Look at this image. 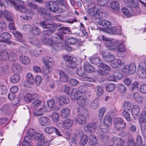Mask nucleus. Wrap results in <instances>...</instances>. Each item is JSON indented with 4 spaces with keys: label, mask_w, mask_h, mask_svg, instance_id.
Masks as SVG:
<instances>
[{
    "label": "nucleus",
    "mask_w": 146,
    "mask_h": 146,
    "mask_svg": "<svg viewBox=\"0 0 146 146\" xmlns=\"http://www.w3.org/2000/svg\"><path fill=\"white\" fill-rule=\"evenodd\" d=\"M59 26L60 27L59 24H55V30H57V34H55L56 35L55 36V49L56 48L58 50L61 47V40L63 38V35L65 34H70L71 32L70 28L62 27L58 28Z\"/></svg>",
    "instance_id": "nucleus-1"
},
{
    "label": "nucleus",
    "mask_w": 146,
    "mask_h": 146,
    "mask_svg": "<svg viewBox=\"0 0 146 146\" xmlns=\"http://www.w3.org/2000/svg\"><path fill=\"white\" fill-rule=\"evenodd\" d=\"M17 11L20 10L23 13H25L27 15L31 13L33 14V12L31 10H29L24 5V2L19 0H8Z\"/></svg>",
    "instance_id": "nucleus-2"
},
{
    "label": "nucleus",
    "mask_w": 146,
    "mask_h": 146,
    "mask_svg": "<svg viewBox=\"0 0 146 146\" xmlns=\"http://www.w3.org/2000/svg\"><path fill=\"white\" fill-rule=\"evenodd\" d=\"M114 125L116 131H121L126 127V123L121 118H117L114 119Z\"/></svg>",
    "instance_id": "nucleus-3"
},
{
    "label": "nucleus",
    "mask_w": 146,
    "mask_h": 146,
    "mask_svg": "<svg viewBox=\"0 0 146 146\" xmlns=\"http://www.w3.org/2000/svg\"><path fill=\"white\" fill-rule=\"evenodd\" d=\"M55 12L61 13L63 12V9L61 7L62 5L65 7L68 8L69 7L68 4L64 0H57L55 1Z\"/></svg>",
    "instance_id": "nucleus-4"
},
{
    "label": "nucleus",
    "mask_w": 146,
    "mask_h": 146,
    "mask_svg": "<svg viewBox=\"0 0 146 146\" xmlns=\"http://www.w3.org/2000/svg\"><path fill=\"white\" fill-rule=\"evenodd\" d=\"M88 13L91 17H96L97 18H100L105 15L102 12L98 11L97 8L94 7L89 9L88 10Z\"/></svg>",
    "instance_id": "nucleus-5"
},
{
    "label": "nucleus",
    "mask_w": 146,
    "mask_h": 146,
    "mask_svg": "<svg viewBox=\"0 0 146 146\" xmlns=\"http://www.w3.org/2000/svg\"><path fill=\"white\" fill-rule=\"evenodd\" d=\"M28 6L31 9L34 10H36V12L40 14H43V13H48L47 10L42 7H39L38 6L34 3L33 2H30L28 3Z\"/></svg>",
    "instance_id": "nucleus-6"
},
{
    "label": "nucleus",
    "mask_w": 146,
    "mask_h": 146,
    "mask_svg": "<svg viewBox=\"0 0 146 146\" xmlns=\"http://www.w3.org/2000/svg\"><path fill=\"white\" fill-rule=\"evenodd\" d=\"M136 68L135 64L132 63L129 65L125 66L123 69V71L127 75H129L135 72Z\"/></svg>",
    "instance_id": "nucleus-7"
},
{
    "label": "nucleus",
    "mask_w": 146,
    "mask_h": 146,
    "mask_svg": "<svg viewBox=\"0 0 146 146\" xmlns=\"http://www.w3.org/2000/svg\"><path fill=\"white\" fill-rule=\"evenodd\" d=\"M137 70V74L139 77L142 79L146 78V65L145 64L139 65Z\"/></svg>",
    "instance_id": "nucleus-8"
},
{
    "label": "nucleus",
    "mask_w": 146,
    "mask_h": 146,
    "mask_svg": "<svg viewBox=\"0 0 146 146\" xmlns=\"http://www.w3.org/2000/svg\"><path fill=\"white\" fill-rule=\"evenodd\" d=\"M27 80L23 82L25 87L29 86L30 85L33 84L34 82V78L33 74L31 73H28L26 75Z\"/></svg>",
    "instance_id": "nucleus-9"
},
{
    "label": "nucleus",
    "mask_w": 146,
    "mask_h": 146,
    "mask_svg": "<svg viewBox=\"0 0 146 146\" xmlns=\"http://www.w3.org/2000/svg\"><path fill=\"white\" fill-rule=\"evenodd\" d=\"M34 140L38 141L37 142L38 146H42L44 142L45 136L43 134L36 132L34 136Z\"/></svg>",
    "instance_id": "nucleus-10"
},
{
    "label": "nucleus",
    "mask_w": 146,
    "mask_h": 146,
    "mask_svg": "<svg viewBox=\"0 0 146 146\" xmlns=\"http://www.w3.org/2000/svg\"><path fill=\"white\" fill-rule=\"evenodd\" d=\"M38 94L36 93L32 94L31 93H27L24 96V100L27 103H29L33 102L35 98H36Z\"/></svg>",
    "instance_id": "nucleus-11"
},
{
    "label": "nucleus",
    "mask_w": 146,
    "mask_h": 146,
    "mask_svg": "<svg viewBox=\"0 0 146 146\" xmlns=\"http://www.w3.org/2000/svg\"><path fill=\"white\" fill-rule=\"evenodd\" d=\"M47 30H44L42 33V38L41 39H46V38L48 36H50L52 33L55 32L54 30V27L53 26L49 27L48 28Z\"/></svg>",
    "instance_id": "nucleus-12"
},
{
    "label": "nucleus",
    "mask_w": 146,
    "mask_h": 146,
    "mask_svg": "<svg viewBox=\"0 0 146 146\" xmlns=\"http://www.w3.org/2000/svg\"><path fill=\"white\" fill-rule=\"evenodd\" d=\"M119 44L118 40L107 42L106 44V47L111 50H114L117 49Z\"/></svg>",
    "instance_id": "nucleus-13"
},
{
    "label": "nucleus",
    "mask_w": 146,
    "mask_h": 146,
    "mask_svg": "<svg viewBox=\"0 0 146 146\" xmlns=\"http://www.w3.org/2000/svg\"><path fill=\"white\" fill-rule=\"evenodd\" d=\"M47 11L49 13H43V14H40L41 15H43L44 17V21L46 24L47 26L50 25H52L54 24L53 23L52 21L53 19L52 17L51 16L50 12L47 10Z\"/></svg>",
    "instance_id": "nucleus-14"
},
{
    "label": "nucleus",
    "mask_w": 146,
    "mask_h": 146,
    "mask_svg": "<svg viewBox=\"0 0 146 146\" xmlns=\"http://www.w3.org/2000/svg\"><path fill=\"white\" fill-rule=\"evenodd\" d=\"M43 62L44 63L46 68L48 70L50 69V67L53 65L52 59L51 58L48 56L45 57L43 59Z\"/></svg>",
    "instance_id": "nucleus-15"
},
{
    "label": "nucleus",
    "mask_w": 146,
    "mask_h": 146,
    "mask_svg": "<svg viewBox=\"0 0 146 146\" xmlns=\"http://www.w3.org/2000/svg\"><path fill=\"white\" fill-rule=\"evenodd\" d=\"M97 127L96 123H88L84 128L86 131L92 132L94 131Z\"/></svg>",
    "instance_id": "nucleus-16"
},
{
    "label": "nucleus",
    "mask_w": 146,
    "mask_h": 146,
    "mask_svg": "<svg viewBox=\"0 0 146 146\" xmlns=\"http://www.w3.org/2000/svg\"><path fill=\"white\" fill-rule=\"evenodd\" d=\"M39 123L42 126H46L48 125L50 123L48 118L45 116H42L39 118Z\"/></svg>",
    "instance_id": "nucleus-17"
},
{
    "label": "nucleus",
    "mask_w": 146,
    "mask_h": 146,
    "mask_svg": "<svg viewBox=\"0 0 146 146\" xmlns=\"http://www.w3.org/2000/svg\"><path fill=\"white\" fill-rule=\"evenodd\" d=\"M140 107L138 105H135L133 106L131 109V113L132 115L134 118H137L139 115V111Z\"/></svg>",
    "instance_id": "nucleus-18"
},
{
    "label": "nucleus",
    "mask_w": 146,
    "mask_h": 146,
    "mask_svg": "<svg viewBox=\"0 0 146 146\" xmlns=\"http://www.w3.org/2000/svg\"><path fill=\"white\" fill-rule=\"evenodd\" d=\"M62 127L65 129H69L73 124V121L70 119H66L62 121Z\"/></svg>",
    "instance_id": "nucleus-19"
},
{
    "label": "nucleus",
    "mask_w": 146,
    "mask_h": 146,
    "mask_svg": "<svg viewBox=\"0 0 146 146\" xmlns=\"http://www.w3.org/2000/svg\"><path fill=\"white\" fill-rule=\"evenodd\" d=\"M11 68L13 72L17 74L21 73L23 70V67L21 66L16 63L13 64Z\"/></svg>",
    "instance_id": "nucleus-20"
},
{
    "label": "nucleus",
    "mask_w": 146,
    "mask_h": 146,
    "mask_svg": "<svg viewBox=\"0 0 146 146\" xmlns=\"http://www.w3.org/2000/svg\"><path fill=\"white\" fill-rule=\"evenodd\" d=\"M1 39L0 41L2 42H5L11 38V34L8 32L3 33L0 36Z\"/></svg>",
    "instance_id": "nucleus-21"
},
{
    "label": "nucleus",
    "mask_w": 146,
    "mask_h": 146,
    "mask_svg": "<svg viewBox=\"0 0 146 146\" xmlns=\"http://www.w3.org/2000/svg\"><path fill=\"white\" fill-rule=\"evenodd\" d=\"M84 69L85 71L87 73H92L94 71V67L88 62H86L84 64Z\"/></svg>",
    "instance_id": "nucleus-22"
},
{
    "label": "nucleus",
    "mask_w": 146,
    "mask_h": 146,
    "mask_svg": "<svg viewBox=\"0 0 146 146\" xmlns=\"http://www.w3.org/2000/svg\"><path fill=\"white\" fill-rule=\"evenodd\" d=\"M76 122L80 124H82L86 122V118L85 116L82 114H78L76 118Z\"/></svg>",
    "instance_id": "nucleus-23"
},
{
    "label": "nucleus",
    "mask_w": 146,
    "mask_h": 146,
    "mask_svg": "<svg viewBox=\"0 0 146 146\" xmlns=\"http://www.w3.org/2000/svg\"><path fill=\"white\" fill-rule=\"evenodd\" d=\"M111 66L113 68H116L120 67L122 65V63L121 60L119 59H114L110 63Z\"/></svg>",
    "instance_id": "nucleus-24"
},
{
    "label": "nucleus",
    "mask_w": 146,
    "mask_h": 146,
    "mask_svg": "<svg viewBox=\"0 0 146 146\" xmlns=\"http://www.w3.org/2000/svg\"><path fill=\"white\" fill-rule=\"evenodd\" d=\"M124 3L126 6L133 8L134 11L136 9L135 7L137 6V5L135 3L133 0H124Z\"/></svg>",
    "instance_id": "nucleus-25"
},
{
    "label": "nucleus",
    "mask_w": 146,
    "mask_h": 146,
    "mask_svg": "<svg viewBox=\"0 0 146 146\" xmlns=\"http://www.w3.org/2000/svg\"><path fill=\"white\" fill-rule=\"evenodd\" d=\"M20 77L18 74L15 73L12 75L10 78V81L13 83H17L20 81Z\"/></svg>",
    "instance_id": "nucleus-26"
},
{
    "label": "nucleus",
    "mask_w": 146,
    "mask_h": 146,
    "mask_svg": "<svg viewBox=\"0 0 146 146\" xmlns=\"http://www.w3.org/2000/svg\"><path fill=\"white\" fill-rule=\"evenodd\" d=\"M55 1H49L46 3V6L47 9L50 11L53 12H55Z\"/></svg>",
    "instance_id": "nucleus-27"
},
{
    "label": "nucleus",
    "mask_w": 146,
    "mask_h": 146,
    "mask_svg": "<svg viewBox=\"0 0 146 146\" xmlns=\"http://www.w3.org/2000/svg\"><path fill=\"white\" fill-rule=\"evenodd\" d=\"M58 74L60 75V80L62 82H65L68 81V77L67 74L62 70L58 71Z\"/></svg>",
    "instance_id": "nucleus-28"
},
{
    "label": "nucleus",
    "mask_w": 146,
    "mask_h": 146,
    "mask_svg": "<svg viewBox=\"0 0 146 146\" xmlns=\"http://www.w3.org/2000/svg\"><path fill=\"white\" fill-rule=\"evenodd\" d=\"M2 12V16L5 17L8 21H10L11 22H13V19L8 11L5 10L3 11Z\"/></svg>",
    "instance_id": "nucleus-29"
},
{
    "label": "nucleus",
    "mask_w": 146,
    "mask_h": 146,
    "mask_svg": "<svg viewBox=\"0 0 146 146\" xmlns=\"http://www.w3.org/2000/svg\"><path fill=\"white\" fill-rule=\"evenodd\" d=\"M13 34L15 37L16 38L17 40L20 42H22L23 41V36L22 34L17 31H14Z\"/></svg>",
    "instance_id": "nucleus-30"
},
{
    "label": "nucleus",
    "mask_w": 146,
    "mask_h": 146,
    "mask_svg": "<svg viewBox=\"0 0 146 146\" xmlns=\"http://www.w3.org/2000/svg\"><path fill=\"white\" fill-rule=\"evenodd\" d=\"M19 59L20 62L23 64L28 65L29 63L30 60L28 57L25 56L24 55H22L19 57Z\"/></svg>",
    "instance_id": "nucleus-31"
},
{
    "label": "nucleus",
    "mask_w": 146,
    "mask_h": 146,
    "mask_svg": "<svg viewBox=\"0 0 146 146\" xmlns=\"http://www.w3.org/2000/svg\"><path fill=\"white\" fill-rule=\"evenodd\" d=\"M133 96L135 100L137 102L141 103L143 102V98L140 93H135L133 94Z\"/></svg>",
    "instance_id": "nucleus-32"
},
{
    "label": "nucleus",
    "mask_w": 146,
    "mask_h": 146,
    "mask_svg": "<svg viewBox=\"0 0 146 146\" xmlns=\"http://www.w3.org/2000/svg\"><path fill=\"white\" fill-rule=\"evenodd\" d=\"M61 116L62 118H66L70 114V110L67 108L62 109L60 111Z\"/></svg>",
    "instance_id": "nucleus-33"
},
{
    "label": "nucleus",
    "mask_w": 146,
    "mask_h": 146,
    "mask_svg": "<svg viewBox=\"0 0 146 146\" xmlns=\"http://www.w3.org/2000/svg\"><path fill=\"white\" fill-rule=\"evenodd\" d=\"M36 97V98H35L32 103V106L35 110L37 108V106L42 102L40 100H39V96L38 94Z\"/></svg>",
    "instance_id": "nucleus-34"
},
{
    "label": "nucleus",
    "mask_w": 146,
    "mask_h": 146,
    "mask_svg": "<svg viewBox=\"0 0 146 146\" xmlns=\"http://www.w3.org/2000/svg\"><path fill=\"white\" fill-rule=\"evenodd\" d=\"M31 32L32 34L34 35H38L41 33L40 29L38 27L34 26L31 29Z\"/></svg>",
    "instance_id": "nucleus-35"
},
{
    "label": "nucleus",
    "mask_w": 146,
    "mask_h": 146,
    "mask_svg": "<svg viewBox=\"0 0 146 146\" xmlns=\"http://www.w3.org/2000/svg\"><path fill=\"white\" fill-rule=\"evenodd\" d=\"M78 95V91L76 88L73 89L70 93V98L72 100L75 101L77 98Z\"/></svg>",
    "instance_id": "nucleus-36"
},
{
    "label": "nucleus",
    "mask_w": 146,
    "mask_h": 146,
    "mask_svg": "<svg viewBox=\"0 0 146 146\" xmlns=\"http://www.w3.org/2000/svg\"><path fill=\"white\" fill-rule=\"evenodd\" d=\"M99 99L98 98H95L90 103V107L93 109L97 108L99 104Z\"/></svg>",
    "instance_id": "nucleus-37"
},
{
    "label": "nucleus",
    "mask_w": 146,
    "mask_h": 146,
    "mask_svg": "<svg viewBox=\"0 0 146 146\" xmlns=\"http://www.w3.org/2000/svg\"><path fill=\"white\" fill-rule=\"evenodd\" d=\"M77 102L78 105L81 107H83L85 105V99L81 96H79L77 99Z\"/></svg>",
    "instance_id": "nucleus-38"
},
{
    "label": "nucleus",
    "mask_w": 146,
    "mask_h": 146,
    "mask_svg": "<svg viewBox=\"0 0 146 146\" xmlns=\"http://www.w3.org/2000/svg\"><path fill=\"white\" fill-rule=\"evenodd\" d=\"M90 62L94 64L97 65L100 64L102 62L101 59L97 57H92L90 58Z\"/></svg>",
    "instance_id": "nucleus-39"
},
{
    "label": "nucleus",
    "mask_w": 146,
    "mask_h": 146,
    "mask_svg": "<svg viewBox=\"0 0 146 146\" xmlns=\"http://www.w3.org/2000/svg\"><path fill=\"white\" fill-rule=\"evenodd\" d=\"M97 142V139L94 135H90L88 143L90 145H94Z\"/></svg>",
    "instance_id": "nucleus-40"
},
{
    "label": "nucleus",
    "mask_w": 146,
    "mask_h": 146,
    "mask_svg": "<svg viewBox=\"0 0 146 146\" xmlns=\"http://www.w3.org/2000/svg\"><path fill=\"white\" fill-rule=\"evenodd\" d=\"M109 125H100L99 126L100 130L101 132L104 133H108L110 132Z\"/></svg>",
    "instance_id": "nucleus-41"
},
{
    "label": "nucleus",
    "mask_w": 146,
    "mask_h": 146,
    "mask_svg": "<svg viewBox=\"0 0 146 146\" xmlns=\"http://www.w3.org/2000/svg\"><path fill=\"white\" fill-rule=\"evenodd\" d=\"M94 74L95 76L97 78L99 76H101V75L103 76H106L108 74V72L104 71H102L100 70H94Z\"/></svg>",
    "instance_id": "nucleus-42"
},
{
    "label": "nucleus",
    "mask_w": 146,
    "mask_h": 146,
    "mask_svg": "<svg viewBox=\"0 0 146 146\" xmlns=\"http://www.w3.org/2000/svg\"><path fill=\"white\" fill-rule=\"evenodd\" d=\"M103 122L104 125H110L112 122L111 118L108 115L105 116Z\"/></svg>",
    "instance_id": "nucleus-43"
},
{
    "label": "nucleus",
    "mask_w": 146,
    "mask_h": 146,
    "mask_svg": "<svg viewBox=\"0 0 146 146\" xmlns=\"http://www.w3.org/2000/svg\"><path fill=\"white\" fill-rule=\"evenodd\" d=\"M103 31L106 33L111 34H115V27H107L104 28Z\"/></svg>",
    "instance_id": "nucleus-44"
},
{
    "label": "nucleus",
    "mask_w": 146,
    "mask_h": 146,
    "mask_svg": "<svg viewBox=\"0 0 146 146\" xmlns=\"http://www.w3.org/2000/svg\"><path fill=\"white\" fill-rule=\"evenodd\" d=\"M30 42L33 45L37 46L40 44V42L38 38H32L30 39Z\"/></svg>",
    "instance_id": "nucleus-45"
},
{
    "label": "nucleus",
    "mask_w": 146,
    "mask_h": 146,
    "mask_svg": "<svg viewBox=\"0 0 146 146\" xmlns=\"http://www.w3.org/2000/svg\"><path fill=\"white\" fill-rule=\"evenodd\" d=\"M116 87L115 85L113 83L108 84L106 86V90L108 92L113 91Z\"/></svg>",
    "instance_id": "nucleus-46"
},
{
    "label": "nucleus",
    "mask_w": 146,
    "mask_h": 146,
    "mask_svg": "<svg viewBox=\"0 0 146 146\" xmlns=\"http://www.w3.org/2000/svg\"><path fill=\"white\" fill-rule=\"evenodd\" d=\"M110 6L111 9L113 10L117 11L119 9V5L117 1L112 2L110 4Z\"/></svg>",
    "instance_id": "nucleus-47"
},
{
    "label": "nucleus",
    "mask_w": 146,
    "mask_h": 146,
    "mask_svg": "<svg viewBox=\"0 0 146 146\" xmlns=\"http://www.w3.org/2000/svg\"><path fill=\"white\" fill-rule=\"evenodd\" d=\"M8 58L10 62H15L17 59L16 55L13 52H11L8 54Z\"/></svg>",
    "instance_id": "nucleus-48"
},
{
    "label": "nucleus",
    "mask_w": 146,
    "mask_h": 146,
    "mask_svg": "<svg viewBox=\"0 0 146 146\" xmlns=\"http://www.w3.org/2000/svg\"><path fill=\"white\" fill-rule=\"evenodd\" d=\"M98 25L104 27H109L108 26L111 25V23L108 21L103 20L100 21L98 22Z\"/></svg>",
    "instance_id": "nucleus-49"
},
{
    "label": "nucleus",
    "mask_w": 146,
    "mask_h": 146,
    "mask_svg": "<svg viewBox=\"0 0 146 146\" xmlns=\"http://www.w3.org/2000/svg\"><path fill=\"white\" fill-rule=\"evenodd\" d=\"M77 42V39L73 37H69L66 40L67 44L71 45H74Z\"/></svg>",
    "instance_id": "nucleus-50"
},
{
    "label": "nucleus",
    "mask_w": 146,
    "mask_h": 146,
    "mask_svg": "<svg viewBox=\"0 0 146 146\" xmlns=\"http://www.w3.org/2000/svg\"><path fill=\"white\" fill-rule=\"evenodd\" d=\"M106 111V109L104 107H102L99 109L98 111V117L100 120H102Z\"/></svg>",
    "instance_id": "nucleus-51"
},
{
    "label": "nucleus",
    "mask_w": 146,
    "mask_h": 146,
    "mask_svg": "<svg viewBox=\"0 0 146 146\" xmlns=\"http://www.w3.org/2000/svg\"><path fill=\"white\" fill-rule=\"evenodd\" d=\"M45 107V104L42 102L37 106V108H36L35 110L36 111H40L44 113L46 111Z\"/></svg>",
    "instance_id": "nucleus-52"
},
{
    "label": "nucleus",
    "mask_w": 146,
    "mask_h": 146,
    "mask_svg": "<svg viewBox=\"0 0 146 146\" xmlns=\"http://www.w3.org/2000/svg\"><path fill=\"white\" fill-rule=\"evenodd\" d=\"M58 100L60 103L62 102L63 103L67 104L69 102L68 98L65 96H60L58 98Z\"/></svg>",
    "instance_id": "nucleus-53"
},
{
    "label": "nucleus",
    "mask_w": 146,
    "mask_h": 146,
    "mask_svg": "<svg viewBox=\"0 0 146 146\" xmlns=\"http://www.w3.org/2000/svg\"><path fill=\"white\" fill-rule=\"evenodd\" d=\"M60 118L58 114L55 112V122H56V125L57 127L59 128L62 127V123L59 122V119Z\"/></svg>",
    "instance_id": "nucleus-54"
},
{
    "label": "nucleus",
    "mask_w": 146,
    "mask_h": 146,
    "mask_svg": "<svg viewBox=\"0 0 146 146\" xmlns=\"http://www.w3.org/2000/svg\"><path fill=\"white\" fill-rule=\"evenodd\" d=\"M117 50L119 52L117 53V55L119 54V52H124L126 51V48L125 45L123 44H119L117 48Z\"/></svg>",
    "instance_id": "nucleus-55"
},
{
    "label": "nucleus",
    "mask_w": 146,
    "mask_h": 146,
    "mask_svg": "<svg viewBox=\"0 0 146 146\" xmlns=\"http://www.w3.org/2000/svg\"><path fill=\"white\" fill-rule=\"evenodd\" d=\"M88 138L86 135H83L80 139V145H84L87 142Z\"/></svg>",
    "instance_id": "nucleus-56"
},
{
    "label": "nucleus",
    "mask_w": 146,
    "mask_h": 146,
    "mask_svg": "<svg viewBox=\"0 0 146 146\" xmlns=\"http://www.w3.org/2000/svg\"><path fill=\"white\" fill-rule=\"evenodd\" d=\"M123 110L129 111L131 109V105L130 102L129 101H126L123 104Z\"/></svg>",
    "instance_id": "nucleus-57"
},
{
    "label": "nucleus",
    "mask_w": 146,
    "mask_h": 146,
    "mask_svg": "<svg viewBox=\"0 0 146 146\" xmlns=\"http://www.w3.org/2000/svg\"><path fill=\"white\" fill-rule=\"evenodd\" d=\"M55 104V102L53 99L51 98L48 100L47 102V106L49 108H53V110H55V107H54Z\"/></svg>",
    "instance_id": "nucleus-58"
},
{
    "label": "nucleus",
    "mask_w": 146,
    "mask_h": 146,
    "mask_svg": "<svg viewBox=\"0 0 146 146\" xmlns=\"http://www.w3.org/2000/svg\"><path fill=\"white\" fill-rule=\"evenodd\" d=\"M128 111L127 110H123L122 115L127 121H131V120L130 118V115Z\"/></svg>",
    "instance_id": "nucleus-59"
},
{
    "label": "nucleus",
    "mask_w": 146,
    "mask_h": 146,
    "mask_svg": "<svg viewBox=\"0 0 146 146\" xmlns=\"http://www.w3.org/2000/svg\"><path fill=\"white\" fill-rule=\"evenodd\" d=\"M118 90L122 93H124L126 91V88L125 86L122 84H118L117 86Z\"/></svg>",
    "instance_id": "nucleus-60"
},
{
    "label": "nucleus",
    "mask_w": 146,
    "mask_h": 146,
    "mask_svg": "<svg viewBox=\"0 0 146 146\" xmlns=\"http://www.w3.org/2000/svg\"><path fill=\"white\" fill-rule=\"evenodd\" d=\"M55 127H54L48 126L44 128L45 131L47 133L51 134L54 131Z\"/></svg>",
    "instance_id": "nucleus-61"
},
{
    "label": "nucleus",
    "mask_w": 146,
    "mask_h": 146,
    "mask_svg": "<svg viewBox=\"0 0 146 146\" xmlns=\"http://www.w3.org/2000/svg\"><path fill=\"white\" fill-rule=\"evenodd\" d=\"M127 144L129 146H137L134 139L132 137L128 138Z\"/></svg>",
    "instance_id": "nucleus-62"
},
{
    "label": "nucleus",
    "mask_w": 146,
    "mask_h": 146,
    "mask_svg": "<svg viewBox=\"0 0 146 146\" xmlns=\"http://www.w3.org/2000/svg\"><path fill=\"white\" fill-rule=\"evenodd\" d=\"M41 40L45 44H46L51 46H52V44L54 43L53 40L50 38L48 39L46 38V39H41Z\"/></svg>",
    "instance_id": "nucleus-63"
},
{
    "label": "nucleus",
    "mask_w": 146,
    "mask_h": 146,
    "mask_svg": "<svg viewBox=\"0 0 146 146\" xmlns=\"http://www.w3.org/2000/svg\"><path fill=\"white\" fill-rule=\"evenodd\" d=\"M100 66L105 70V71L107 72L108 73V71L111 70V68L108 65L106 64L101 62L99 65Z\"/></svg>",
    "instance_id": "nucleus-64"
}]
</instances>
